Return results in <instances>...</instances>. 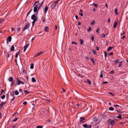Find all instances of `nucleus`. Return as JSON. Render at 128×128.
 Instances as JSON below:
<instances>
[{
    "mask_svg": "<svg viewBox=\"0 0 128 128\" xmlns=\"http://www.w3.org/2000/svg\"><path fill=\"white\" fill-rule=\"evenodd\" d=\"M92 51L94 54H95L96 55V50H92Z\"/></svg>",
    "mask_w": 128,
    "mask_h": 128,
    "instance_id": "32",
    "label": "nucleus"
},
{
    "mask_svg": "<svg viewBox=\"0 0 128 128\" xmlns=\"http://www.w3.org/2000/svg\"><path fill=\"white\" fill-rule=\"evenodd\" d=\"M100 73H101V74L100 76L99 77L100 78H102L103 77V76H102V72H100Z\"/></svg>",
    "mask_w": 128,
    "mask_h": 128,
    "instance_id": "48",
    "label": "nucleus"
},
{
    "mask_svg": "<svg viewBox=\"0 0 128 128\" xmlns=\"http://www.w3.org/2000/svg\"><path fill=\"white\" fill-rule=\"evenodd\" d=\"M24 92L25 95H26L30 93V92H28V91L26 90H24Z\"/></svg>",
    "mask_w": 128,
    "mask_h": 128,
    "instance_id": "27",
    "label": "nucleus"
},
{
    "mask_svg": "<svg viewBox=\"0 0 128 128\" xmlns=\"http://www.w3.org/2000/svg\"><path fill=\"white\" fill-rule=\"evenodd\" d=\"M91 60L92 61V62L93 64H95V62L94 60V59L92 58H91Z\"/></svg>",
    "mask_w": 128,
    "mask_h": 128,
    "instance_id": "24",
    "label": "nucleus"
},
{
    "mask_svg": "<svg viewBox=\"0 0 128 128\" xmlns=\"http://www.w3.org/2000/svg\"><path fill=\"white\" fill-rule=\"evenodd\" d=\"M44 30L46 32H48L49 28L48 26H46V27L44 29Z\"/></svg>",
    "mask_w": 128,
    "mask_h": 128,
    "instance_id": "14",
    "label": "nucleus"
},
{
    "mask_svg": "<svg viewBox=\"0 0 128 128\" xmlns=\"http://www.w3.org/2000/svg\"><path fill=\"white\" fill-rule=\"evenodd\" d=\"M108 124L113 126L115 124V121L112 119H110L108 120Z\"/></svg>",
    "mask_w": 128,
    "mask_h": 128,
    "instance_id": "2",
    "label": "nucleus"
},
{
    "mask_svg": "<svg viewBox=\"0 0 128 128\" xmlns=\"http://www.w3.org/2000/svg\"><path fill=\"white\" fill-rule=\"evenodd\" d=\"M20 52V51H19L18 52H17L15 55V58H18V55L19 54Z\"/></svg>",
    "mask_w": 128,
    "mask_h": 128,
    "instance_id": "26",
    "label": "nucleus"
},
{
    "mask_svg": "<svg viewBox=\"0 0 128 128\" xmlns=\"http://www.w3.org/2000/svg\"><path fill=\"white\" fill-rule=\"evenodd\" d=\"M29 45V44L28 43L26 44L25 46L24 47V48H27L28 47Z\"/></svg>",
    "mask_w": 128,
    "mask_h": 128,
    "instance_id": "28",
    "label": "nucleus"
},
{
    "mask_svg": "<svg viewBox=\"0 0 128 128\" xmlns=\"http://www.w3.org/2000/svg\"><path fill=\"white\" fill-rule=\"evenodd\" d=\"M80 11L81 12V13H80V12L79 13V14L81 16H83V14L82 13L83 11L81 10H80Z\"/></svg>",
    "mask_w": 128,
    "mask_h": 128,
    "instance_id": "25",
    "label": "nucleus"
},
{
    "mask_svg": "<svg viewBox=\"0 0 128 128\" xmlns=\"http://www.w3.org/2000/svg\"><path fill=\"white\" fill-rule=\"evenodd\" d=\"M104 56L105 58V59H106V56H107L106 53V51H104Z\"/></svg>",
    "mask_w": 128,
    "mask_h": 128,
    "instance_id": "43",
    "label": "nucleus"
},
{
    "mask_svg": "<svg viewBox=\"0 0 128 128\" xmlns=\"http://www.w3.org/2000/svg\"><path fill=\"white\" fill-rule=\"evenodd\" d=\"M91 40L92 41H94V36L93 35L91 36Z\"/></svg>",
    "mask_w": 128,
    "mask_h": 128,
    "instance_id": "39",
    "label": "nucleus"
},
{
    "mask_svg": "<svg viewBox=\"0 0 128 128\" xmlns=\"http://www.w3.org/2000/svg\"><path fill=\"white\" fill-rule=\"evenodd\" d=\"M93 4V5H94V6H95V7H96V8L97 7H98V4H94V3L93 4Z\"/></svg>",
    "mask_w": 128,
    "mask_h": 128,
    "instance_id": "45",
    "label": "nucleus"
},
{
    "mask_svg": "<svg viewBox=\"0 0 128 128\" xmlns=\"http://www.w3.org/2000/svg\"><path fill=\"white\" fill-rule=\"evenodd\" d=\"M113 62H114V63L113 64H116L117 63L119 62V60L118 59H116L115 60H114L113 61Z\"/></svg>",
    "mask_w": 128,
    "mask_h": 128,
    "instance_id": "17",
    "label": "nucleus"
},
{
    "mask_svg": "<svg viewBox=\"0 0 128 128\" xmlns=\"http://www.w3.org/2000/svg\"><path fill=\"white\" fill-rule=\"evenodd\" d=\"M5 95H3L1 96V98L2 99H3L5 98Z\"/></svg>",
    "mask_w": 128,
    "mask_h": 128,
    "instance_id": "41",
    "label": "nucleus"
},
{
    "mask_svg": "<svg viewBox=\"0 0 128 128\" xmlns=\"http://www.w3.org/2000/svg\"><path fill=\"white\" fill-rule=\"evenodd\" d=\"M27 102H26L25 101L23 102V104L24 105H26L27 104Z\"/></svg>",
    "mask_w": 128,
    "mask_h": 128,
    "instance_id": "55",
    "label": "nucleus"
},
{
    "mask_svg": "<svg viewBox=\"0 0 128 128\" xmlns=\"http://www.w3.org/2000/svg\"><path fill=\"white\" fill-rule=\"evenodd\" d=\"M31 19L33 20L36 21L37 20V17L34 14H33L31 16Z\"/></svg>",
    "mask_w": 128,
    "mask_h": 128,
    "instance_id": "4",
    "label": "nucleus"
},
{
    "mask_svg": "<svg viewBox=\"0 0 128 128\" xmlns=\"http://www.w3.org/2000/svg\"><path fill=\"white\" fill-rule=\"evenodd\" d=\"M15 93L16 95H17L19 94V92H18V91L16 90L15 91Z\"/></svg>",
    "mask_w": 128,
    "mask_h": 128,
    "instance_id": "33",
    "label": "nucleus"
},
{
    "mask_svg": "<svg viewBox=\"0 0 128 128\" xmlns=\"http://www.w3.org/2000/svg\"><path fill=\"white\" fill-rule=\"evenodd\" d=\"M6 102H2L0 104V110L1 109L3 105H4Z\"/></svg>",
    "mask_w": 128,
    "mask_h": 128,
    "instance_id": "9",
    "label": "nucleus"
},
{
    "mask_svg": "<svg viewBox=\"0 0 128 128\" xmlns=\"http://www.w3.org/2000/svg\"><path fill=\"white\" fill-rule=\"evenodd\" d=\"M24 82L21 81L20 80H18L16 82V84L18 85H20V84H24Z\"/></svg>",
    "mask_w": 128,
    "mask_h": 128,
    "instance_id": "5",
    "label": "nucleus"
},
{
    "mask_svg": "<svg viewBox=\"0 0 128 128\" xmlns=\"http://www.w3.org/2000/svg\"><path fill=\"white\" fill-rule=\"evenodd\" d=\"M12 128H15L16 127V126L15 125H13L12 126Z\"/></svg>",
    "mask_w": 128,
    "mask_h": 128,
    "instance_id": "64",
    "label": "nucleus"
},
{
    "mask_svg": "<svg viewBox=\"0 0 128 128\" xmlns=\"http://www.w3.org/2000/svg\"><path fill=\"white\" fill-rule=\"evenodd\" d=\"M12 37L11 36H10L8 37L6 39L7 43L8 44V42H10L11 41Z\"/></svg>",
    "mask_w": 128,
    "mask_h": 128,
    "instance_id": "7",
    "label": "nucleus"
},
{
    "mask_svg": "<svg viewBox=\"0 0 128 128\" xmlns=\"http://www.w3.org/2000/svg\"><path fill=\"white\" fill-rule=\"evenodd\" d=\"M99 28H98L97 30H96V32H99Z\"/></svg>",
    "mask_w": 128,
    "mask_h": 128,
    "instance_id": "60",
    "label": "nucleus"
},
{
    "mask_svg": "<svg viewBox=\"0 0 128 128\" xmlns=\"http://www.w3.org/2000/svg\"><path fill=\"white\" fill-rule=\"evenodd\" d=\"M95 23V22L94 20H92V21L90 22V24L92 26H93L94 24Z\"/></svg>",
    "mask_w": 128,
    "mask_h": 128,
    "instance_id": "19",
    "label": "nucleus"
},
{
    "mask_svg": "<svg viewBox=\"0 0 128 128\" xmlns=\"http://www.w3.org/2000/svg\"><path fill=\"white\" fill-rule=\"evenodd\" d=\"M118 115V116H117L116 118H118L121 119L122 118V117H121L122 115L120 114H119Z\"/></svg>",
    "mask_w": 128,
    "mask_h": 128,
    "instance_id": "20",
    "label": "nucleus"
},
{
    "mask_svg": "<svg viewBox=\"0 0 128 128\" xmlns=\"http://www.w3.org/2000/svg\"><path fill=\"white\" fill-rule=\"evenodd\" d=\"M85 119L84 118V117H81L80 118L79 121L80 122H85L84 120Z\"/></svg>",
    "mask_w": 128,
    "mask_h": 128,
    "instance_id": "6",
    "label": "nucleus"
},
{
    "mask_svg": "<svg viewBox=\"0 0 128 128\" xmlns=\"http://www.w3.org/2000/svg\"><path fill=\"white\" fill-rule=\"evenodd\" d=\"M18 119V118H15L14 120H13V121L14 122H16Z\"/></svg>",
    "mask_w": 128,
    "mask_h": 128,
    "instance_id": "44",
    "label": "nucleus"
},
{
    "mask_svg": "<svg viewBox=\"0 0 128 128\" xmlns=\"http://www.w3.org/2000/svg\"><path fill=\"white\" fill-rule=\"evenodd\" d=\"M36 21L33 20L32 22V26H33Z\"/></svg>",
    "mask_w": 128,
    "mask_h": 128,
    "instance_id": "49",
    "label": "nucleus"
},
{
    "mask_svg": "<svg viewBox=\"0 0 128 128\" xmlns=\"http://www.w3.org/2000/svg\"><path fill=\"white\" fill-rule=\"evenodd\" d=\"M114 70H112L110 72V74H113L114 72Z\"/></svg>",
    "mask_w": 128,
    "mask_h": 128,
    "instance_id": "51",
    "label": "nucleus"
},
{
    "mask_svg": "<svg viewBox=\"0 0 128 128\" xmlns=\"http://www.w3.org/2000/svg\"><path fill=\"white\" fill-rule=\"evenodd\" d=\"M48 7L47 6H46L44 8V13L46 14V13L47 10H48Z\"/></svg>",
    "mask_w": 128,
    "mask_h": 128,
    "instance_id": "12",
    "label": "nucleus"
},
{
    "mask_svg": "<svg viewBox=\"0 0 128 128\" xmlns=\"http://www.w3.org/2000/svg\"><path fill=\"white\" fill-rule=\"evenodd\" d=\"M117 24V23L116 21H115L114 24V28H116V26Z\"/></svg>",
    "mask_w": 128,
    "mask_h": 128,
    "instance_id": "15",
    "label": "nucleus"
},
{
    "mask_svg": "<svg viewBox=\"0 0 128 128\" xmlns=\"http://www.w3.org/2000/svg\"><path fill=\"white\" fill-rule=\"evenodd\" d=\"M56 6V5L53 3L51 5L50 8H51V9H52L54 8Z\"/></svg>",
    "mask_w": 128,
    "mask_h": 128,
    "instance_id": "11",
    "label": "nucleus"
},
{
    "mask_svg": "<svg viewBox=\"0 0 128 128\" xmlns=\"http://www.w3.org/2000/svg\"><path fill=\"white\" fill-rule=\"evenodd\" d=\"M12 32H13L14 30V28H11Z\"/></svg>",
    "mask_w": 128,
    "mask_h": 128,
    "instance_id": "56",
    "label": "nucleus"
},
{
    "mask_svg": "<svg viewBox=\"0 0 128 128\" xmlns=\"http://www.w3.org/2000/svg\"><path fill=\"white\" fill-rule=\"evenodd\" d=\"M42 22H45L46 21L45 18H44L43 17H42Z\"/></svg>",
    "mask_w": 128,
    "mask_h": 128,
    "instance_id": "38",
    "label": "nucleus"
},
{
    "mask_svg": "<svg viewBox=\"0 0 128 128\" xmlns=\"http://www.w3.org/2000/svg\"><path fill=\"white\" fill-rule=\"evenodd\" d=\"M8 80L10 82H12L14 81V78L12 77H10L8 78Z\"/></svg>",
    "mask_w": 128,
    "mask_h": 128,
    "instance_id": "10",
    "label": "nucleus"
},
{
    "mask_svg": "<svg viewBox=\"0 0 128 128\" xmlns=\"http://www.w3.org/2000/svg\"><path fill=\"white\" fill-rule=\"evenodd\" d=\"M109 110L111 111H112L114 110V108L112 107H110L109 108Z\"/></svg>",
    "mask_w": 128,
    "mask_h": 128,
    "instance_id": "37",
    "label": "nucleus"
},
{
    "mask_svg": "<svg viewBox=\"0 0 128 128\" xmlns=\"http://www.w3.org/2000/svg\"><path fill=\"white\" fill-rule=\"evenodd\" d=\"M43 52L42 51H40L36 54L35 56V57H37L38 56L40 55L43 53Z\"/></svg>",
    "mask_w": 128,
    "mask_h": 128,
    "instance_id": "8",
    "label": "nucleus"
},
{
    "mask_svg": "<svg viewBox=\"0 0 128 128\" xmlns=\"http://www.w3.org/2000/svg\"><path fill=\"white\" fill-rule=\"evenodd\" d=\"M30 26V24L29 22H25L24 24V26L22 28L23 32L25 30L28 29Z\"/></svg>",
    "mask_w": 128,
    "mask_h": 128,
    "instance_id": "1",
    "label": "nucleus"
},
{
    "mask_svg": "<svg viewBox=\"0 0 128 128\" xmlns=\"http://www.w3.org/2000/svg\"><path fill=\"white\" fill-rule=\"evenodd\" d=\"M116 111L118 113L122 114L124 112H122L121 110H116Z\"/></svg>",
    "mask_w": 128,
    "mask_h": 128,
    "instance_id": "18",
    "label": "nucleus"
},
{
    "mask_svg": "<svg viewBox=\"0 0 128 128\" xmlns=\"http://www.w3.org/2000/svg\"><path fill=\"white\" fill-rule=\"evenodd\" d=\"M79 41L80 42V44L81 45L82 44H83V42H84L83 40L82 39H80L79 40Z\"/></svg>",
    "mask_w": 128,
    "mask_h": 128,
    "instance_id": "29",
    "label": "nucleus"
},
{
    "mask_svg": "<svg viewBox=\"0 0 128 128\" xmlns=\"http://www.w3.org/2000/svg\"><path fill=\"white\" fill-rule=\"evenodd\" d=\"M15 83V82L14 81H12L11 82V84L10 85V86H13L14 84Z\"/></svg>",
    "mask_w": 128,
    "mask_h": 128,
    "instance_id": "36",
    "label": "nucleus"
},
{
    "mask_svg": "<svg viewBox=\"0 0 128 128\" xmlns=\"http://www.w3.org/2000/svg\"><path fill=\"white\" fill-rule=\"evenodd\" d=\"M96 48L97 50H99V48L98 46H96Z\"/></svg>",
    "mask_w": 128,
    "mask_h": 128,
    "instance_id": "59",
    "label": "nucleus"
},
{
    "mask_svg": "<svg viewBox=\"0 0 128 128\" xmlns=\"http://www.w3.org/2000/svg\"><path fill=\"white\" fill-rule=\"evenodd\" d=\"M7 56L6 58H8L9 56H10L9 54V53H7Z\"/></svg>",
    "mask_w": 128,
    "mask_h": 128,
    "instance_id": "54",
    "label": "nucleus"
},
{
    "mask_svg": "<svg viewBox=\"0 0 128 128\" xmlns=\"http://www.w3.org/2000/svg\"><path fill=\"white\" fill-rule=\"evenodd\" d=\"M14 46L13 45H12V46H11V51H13L14 50Z\"/></svg>",
    "mask_w": 128,
    "mask_h": 128,
    "instance_id": "23",
    "label": "nucleus"
},
{
    "mask_svg": "<svg viewBox=\"0 0 128 128\" xmlns=\"http://www.w3.org/2000/svg\"><path fill=\"white\" fill-rule=\"evenodd\" d=\"M72 44H75L76 45L77 44V43L75 42H72Z\"/></svg>",
    "mask_w": 128,
    "mask_h": 128,
    "instance_id": "52",
    "label": "nucleus"
},
{
    "mask_svg": "<svg viewBox=\"0 0 128 128\" xmlns=\"http://www.w3.org/2000/svg\"><path fill=\"white\" fill-rule=\"evenodd\" d=\"M108 93H109V94H110V95H112V96H114V95L111 92H109Z\"/></svg>",
    "mask_w": 128,
    "mask_h": 128,
    "instance_id": "57",
    "label": "nucleus"
},
{
    "mask_svg": "<svg viewBox=\"0 0 128 128\" xmlns=\"http://www.w3.org/2000/svg\"><path fill=\"white\" fill-rule=\"evenodd\" d=\"M39 4H40V3H39L38 1H36L35 2L33 6L38 8Z\"/></svg>",
    "mask_w": 128,
    "mask_h": 128,
    "instance_id": "3",
    "label": "nucleus"
},
{
    "mask_svg": "<svg viewBox=\"0 0 128 128\" xmlns=\"http://www.w3.org/2000/svg\"><path fill=\"white\" fill-rule=\"evenodd\" d=\"M92 30V28L91 27H89V28L87 29V31L88 32H90Z\"/></svg>",
    "mask_w": 128,
    "mask_h": 128,
    "instance_id": "42",
    "label": "nucleus"
},
{
    "mask_svg": "<svg viewBox=\"0 0 128 128\" xmlns=\"http://www.w3.org/2000/svg\"><path fill=\"white\" fill-rule=\"evenodd\" d=\"M38 8H36V7H34V12H36L37 11H38Z\"/></svg>",
    "mask_w": 128,
    "mask_h": 128,
    "instance_id": "13",
    "label": "nucleus"
},
{
    "mask_svg": "<svg viewBox=\"0 0 128 128\" xmlns=\"http://www.w3.org/2000/svg\"><path fill=\"white\" fill-rule=\"evenodd\" d=\"M32 81L33 82H36V80L35 78H32Z\"/></svg>",
    "mask_w": 128,
    "mask_h": 128,
    "instance_id": "30",
    "label": "nucleus"
},
{
    "mask_svg": "<svg viewBox=\"0 0 128 128\" xmlns=\"http://www.w3.org/2000/svg\"><path fill=\"white\" fill-rule=\"evenodd\" d=\"M110 18H109L108 20V22H110Z\"/></svg>",
    "mask_w": 128,
    "mask_h": 128,
    "instance_id": "63",
    "label": "nucleus"
},
{
    "mask_svg": "<svg viewBox=\"0 0 128 128\" xmlns=\"http://www.w3.org/2000/svg\"><path fill=\"white\" fill-rule=\"evenodd\" d=\"M102 37L104 38L105 37V35L104 34H102Z\"/></svg>",
    "mask_w": 128,
    "mask_h": 128,
    "instance_id": "62",
    "label": "nucleus"
},
{
    "mask_svg": "<svg viewBox=\"0 0 128 128\" xmlns=\"http://www.w3.org/2000/svg\"><path fill=\"white\" fill-rule=\"evenodd\" d=\"M43 127V126H38L36 127V128H42Z\"/></svg>",
    "mask_w": 128,
    "mask_h": 128,
    "instance_id": "40",
    "label": "nucleus"
},
{
    "mask_svg": "<svg viewBox=\"0 0 128 128\" xmlns=\"http://www.w3.org/2000/svg\"><path fill=\"white\" fill-rule=\"evenodd\" d=\"M113 48H114V47H113L110 46L109 48H108V49L107 50L108 51H109L110 50H111V49H112Z\"/></svg>",
    "mask_w": 128,
    "mask_h": 128,
    "instance_id": "21",
    "label": "nucleus"
},
{
    "mask_svg": "<svg viewBox=\"0 0 128 128\" xmlns=\"http://www.w3.org/2000/svg\"><path fill=\"white\" fill-rule=\"evenodd\" d=\"M82 126L84 127L85 128H87L88 126V125L86 124L83 125Z\"/></svg>",
    "mask_w": 128,
    "mask_h": 128,
    "instance_id": "34",
    "label": "nucleus"
},
{
    "mask_svg": "<svg viewBox=\"0 0 128 128\" xmlns=\"http://www.w3.org/2000/svg\"><path fill=\"white\" fill-rule=\"evenodd\" d=\"M20 28L19 27L17 28V31L18 32H20Z\"/></svg>",
    "mask_w": 128,
    "mask_h": 128,
    "instance_id": "47",
    "label": "nucleus"
},
{
    "mask_svg": "<svg viewBox=\"0 0 128 128\" xmlns=\"http://www.w3.org/2000/svg\"><path fill=\"white\" fill-rule=\"evenodd\" d=\"M114 12H115V14H116L117 15H118V9L117 8H116L115 9Z\"/></svg>",
    "mask_w": 128,
    "mask_h": 128,
    "instance_id": "22",
    "label": "nucleus"
},
{
    "mask_svg": "<svg viewBox=\"0 0 128 128\" xmlns=\"http://www.w3.org/2000/svg\"><path fill=\"white\" fill-rule=\"evenodd\" d=\"M34 68V64H32L30 65V68L32 69Z\"/></svg>",
    "mask_w": 128,
    "mask_h": 128,
    "instance_id": "31",
    "label": "nucleus"
},
{
    "mask_svg": "<svg viewBox=\"0 0 128 128\" xmlns=\"http://www.w3.org/2000/svg\"><path fill=\"white\" fill-rule=\"evenodd\" d=\"M108 82H107L106 81V82H102V84H108Z\"/></svg>",
    "mask_w": 128,
    "mask_h": 128,
    "instance_id": "50",
    "label": "nucleus"
},
{
    "mask_svg": "<svg viewBox=\"0 0 128 128\" xmlns=\"http://www.w3.org/2000/svg\"><path fill=\"white\" fill-rule=\"evenodd\" d=\"M113 54V52H110V54H108L110 55H112Z\"/></svg>",
    "mask_w": 128,
    "mask_h": 128,
    "instance_id": "61",
    "label": "nucleus"
},
{
    "mask_svg": "<svg viewBox=\"0 0 128 128\" xmlns=\"http://www.w3.org/2000/svg\"><path fill=\"white\" fill-rule=\"evenodd\" d=\"M86 128H92V125L89 124Z\"/></svg>",
    "mask_w": 128,
    "mask_h": 128,
    "instance_id": "46",
    "label": "nucleus"
},
{
    "mask_svg": "<svg viewBox=\"0 0 128 128\" xmlns=\"http://www.w3.org/2000/svg\"><path fill=\"white\" fill-rule=\"evenodd\" d=\"M4 92V93H5V91L4 90H1V94H2V93L3 92Z\"/></svg>",
    "mask_w": 128,
    "mask_h": 128,
    "instance_id": "53",
    "label": "nucleus"
},
{
    "mask_svg": "<svg viewBox=\"0 0 128 128\" xmlns=\"http://www.w3.org/2000/svg\"><path fill=\"white\" fill-rule=\"evenodd\" d=\"M124 34H125V32H123V33H121V34H120V35L121 36H122V35H124Z\"/></svg>",
    "mask_w": 128,
    "mask_h": 128,
    "instance_id": "58",
    "label": "nucleus"
},
{
    "mask_svg": "<svg viewBox=\"0 0 128 128\" xmlns=\"http://www.w3.org/2000/svg\"><path fill=\"white\" fill-rule=\"evenodd\" d=\"M98 118L96 117H95L94 118V122H96L98 120Z\"/></svg>",
    "mask_w": 128,
    "mask_h": 128,
    "instance_id": "16",
    "label": "nucleus"
},
{
    "mask_svg": "<svg viewBox=\"0 0 128 128\" xmlns=\"http://www.w3.org/2000/svg\"><path fill=\"white\" fill-rule=\"evenodd\" d=\"M87 82L88 83V84H91V82L90 81V80H89L87 79Z\"/></svg>",
    "mask_w": 128,
    "mask_h": 128,
    "instance_id": "35",
    "label": "nucleus"
}]
</instances>
